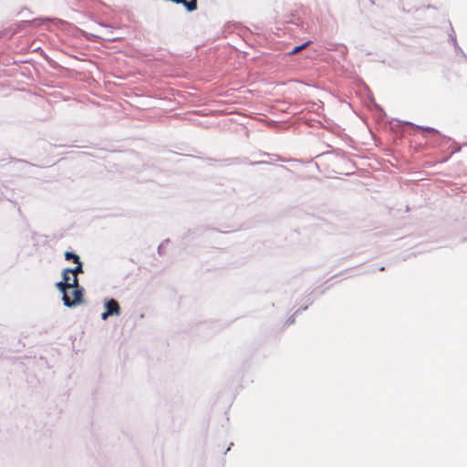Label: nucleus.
Listing matches in <instances>:
<instances>
[{
    "mask_svg": "<svg viewBox=\"0 0 467 467\" xmlns=\"http://www.w3.org/2000/svg\"><path fill=\"white\" fill-rule=\"evenodd\" d=\"M69 295H70L71 298L74 297V289H72V292H69Z\"/></svg>",
    "mask_w": 467,
    "mask_h": 467,
    "instance_id": "1a4fd4ad",
    "label": "nucleus"
},
{
    "mask_svg": "<svg viewBox=\"0 0 467 467\" xmlns=\"http://www.w3.org/2000/svg\"><path fill=\"white\" fill-rule=\"evenodd\" d=\"M65 258L67 261H72L74 264L80 262L79 256L72 252H66Z\"/></svg>",
    "mask_w": 467,
    "mask_h": 467,
    "instance_id": "423d86ee",
    "label": "nucleus"
},
{
    "mask_svg": "<svg viewBox=\"0 0 467 467\" xmlns=\"http://www.w3.org/2000/svg\"><path fill=\"white\" fill-rule=\"evenodd\" d=\"M57 287L63 293L62 300L66 306L73 307L81 304V295L79 290L74 291V297L69 295V286L66 282H58Z\"/></svg>",
    "mask_w": 467,
    "mask_h": 467,
    "instance_id": "f257e3e1",
    "label": "nucleus"
},
{
    "mask_svg": "<svg viewBox=\"0 0 467 467\" xmlns=\"http://www.w3.org/2000/svg\"><path fill=\"white\" fill-rule=\"evenodd\" d=\"M69 289L79 290L81 295V304L83 303V296H84V288L79 285L78 284V278L76 275H73V277L70 280L69 283Z\"/></svg>",
    "mask_w": 467,
    "mask_h": 467,
    "instance_id": "7ed1b4c3",
    "label": "nucleus"
},
{
    "mask_svg": "<svg viewBox=\"0 0 467 467\" xmlns=\"http://www.w3.org/2000/svg\"><path fill=\"white\" fill-rule=\"evenodd\" d=\"M106 311L101 314V318L106 320L110 316H119L120 315V306L118 301L114 298L108 300L105 303Z\"/></svg>",
    "mask_w": 467,
    "mask_h": 467,
    "instance_id": "f03ea898",
    "label": "nucleus"
},
{
    "mask_svg": "<svg viewBox=\"0 0 467 467\" xmlns=\"http://www.w3.org/2000/svg\"><path fill=\"white\" fill-rule=\"evenodd\" d=\"M176 4L183 5L190 12L197 9V0H177Z\"/></svg>",
    "mask_w": 467,
    "mask_h": 467,
    "instance_id": "20e7f679",
    "label": "nucleus"
},
{
    "mask_svg": "<svg viewBox=\"0 0 467 467\" xmlns=\"http://www.w3.org/2000/svg\"><path fill=\"white\" fill-rule=\"evenodd\" d=\"M67 272H69L72 275L78 276V274L83 273L82 262L77 263V266L74 268H67Z\"/></svg>",
    "mask_w": 467,
    "mask_h": 467,
    "instance_id": "39448f33",
    "label": "nucleus"
},
{
    "mask_svg": "<svg viewBox=\"0 0 467 467\" xmlns=\"http://www.w3.org/2000/svg\"><path fill=\"white\" fill-rule=\"evenodd\" d=\"M69 275H70V273L67 272V268L63 270V273H62L63 280H62V282H66L68 286H69V283H70V280H71V277L69 276Z\"/></svg>",
    "mask_w": 467,
    "mask_h": 467,
    "instance_id": "6e6552de",
    "label": "nucleus"
},
{
    "mask_svg": "<svg viewBox=\"0 0 467 467\" xmlns=\"http://www.w3.org/2000/svg\"><path fill=\"white\" fill-rule=\"evenodd\" d=\"M308 45H309V42H306L301 46H297V47H294V49L292 51H290L288 53V55H290V56L296 55V54L299 53L300 51H302L303 49H305Z\"/></svg>",
    "mask_w": 467,
    "mask_h": 467,
    "instance_id": "0eeeda50",
    "label": "nucleus"
}]
</instances>
